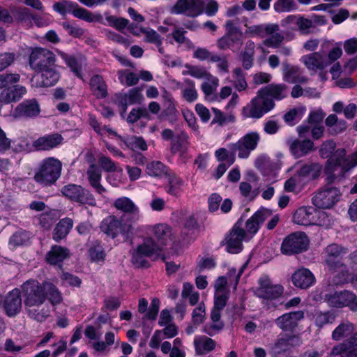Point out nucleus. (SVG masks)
Returning a JSON list of instances; mask_svg holds the SVG:
<instances>
[{"label": "nucleus", "instance_id": "obj_1", "mask_svg": "<svg viewBox=\"0 0 357 357\" xmlns=\"http://www.w3.org/2000/svg\"><path fill=\"white\" fill-rule=\"evenodd\" d=\"M24 308L29 317L38 322L44 321L49 317V311L43 307L46 300L52 305L62 303L63 297L59 289L48 281L39 282L30 279L20 287Z\"/></svg>", "mask_w": 357, "mask_h": 357}, {"label": "nucleus", "instance_id": "obj_2", "mask_svg": "<svg viewBox=\"0 0 357 357\" xmlns=\"http://www.w3.org/2000/svg\"><path fill=\"white\" fill-rule=\"evenodd\" d=\"M346 151L338 149L335 154L327 160L324 168V183L327 188L337 187L343 179L346 172L350 170L344 160Z\"/></svg>", "mask_w": 357, "mask_h": 357}, {"label": "nucleus", "instance_id": "obj_3", "mask_svg": "<svg viewBox=\"0 0 357 357\" xmlns=\"http://www.w3.org/2000/svg\"><path fill=\"white\" fill-rule=\"evenodd\" d=\"M245 33L252 37L265 38L263 44L272 48H278L284 40V36L279 33V26L276 24H261L248 26L247 24Z\"/></svg>", "mask_w": 357, "mask_h": 357}, {"label": "nucleus", "instance_id": "obj_4", "mask_svg": "<svg viewBox=\"0 0 357 357\" xmlns=\"http://www.w3.org/2000/svg\"><path fill=\"white\" fill-rule=\"evenodd\" d=\"M61 162L54 158L44 159L36 170L34 180L43 186L54 184L61 176Z\"/></svg>", "mask_w": 357, "mask_h": 357}, {"label": "nucleus", "instance_id": "obj_5", "mask_svg": "<svg viewBox=\"0 0 357 357\" xmlns=\"http://www.w3.org/2000/svg\"><path fill=\"white\" fill-rule=\"evenodd\" d=\"M303 344V340L299 335L280 334L268 345V352L273 357L289 355L294 349Z\"/></svg>", "mask_w": 357, "mask_h": 357}, {"label": "nucleus", "instance_id": "obj_6", "mask_svg": "<svg viewBox=\"0 0 357 357\" xmlns=\"http://www.w3.org/2000/svg\"><path fill=\"white\" fill-rule=\"evenodd\" d=\"M275 107L272 98L264 97L258 91L257 95L243 108L242 114L245 118L259 119Z\"/></svg>", "mask_w": 357, "mask_h": 357}, {"label": "nucleus", "instance_id": "obj_7", "mask_svg": "<svg viewBox=\"0 0 357 357\" xmlns=\"http://www.w3.org/2000/svg\"><path fill=\"white\" fill-rule=\"evenodd\" d=\"M227 296L225 294H215L214 306L211 312V319L212 323L206 325L204 332L209 336H213L221 331L225 326V324L221 321V312L225 307L227 302Z\"/></svg>", "mask_w": 357, "mask_h": 357}, {"label": "nucleus", "instance_id": "obj_8", "mask_svg": "<svg viewBox=\"0 0 357 357\" xmlns=\"http://www.w3.org/2000/svg\"><path fill=\"white\" fill-rule=\"evenodd\" d=\"M324 302L332 307H348L352 312H357V296L351 291L343 290L326 293L322 296Z\"/></svg>", "mask_w": 357, "mask_h": 357}, {"label": "nucleus", "instance_id": "obj_9", "mask_svg": "<svg viewBox=\"0 0 357 357\" xmlns=\"http://www.w3.org/2000/svg\"><path fill=\"white\" fill-rule=\"evenodd\" d=\"M158 254V247L154 244L152 238H146L139 245L132 254V262L137 268L149 266L147 258L155 259Z\"/></svg>", "mask_w": 357, "mask_h": 357}, {"label": "nucleus", "instance_id": "obj_10", "mask_svg": "<svg viewBox=\"0 0 357 357\" xmlns=\"http://www.w3.org/2000/svg\"><path fill=\"white\" fill-rule=\"evenodd\" d=\"M61 193L72 202L78 203L79 205H89L96 206V200L92 192L83 188L82 185L76 184H68L64 185L61 190Z\"/></svg>", "mask_w": 357, "mask_h": 357}, {"label": "nucleus", "instance_id": "obj_11", "mask_svg": "<svg viewBox=\"0 0 357 357\" xmlns=\"http://www.w3.org/2000/svg\"><path fill=\"white\" fill-rule=\"evenodd\" d=\"M100 229L112 238L121 234L127 240L132 234V226L131 224L123 223L114 215H109L102 221Z\"/></svg>", "mask_w": 357, "mask_h": 357}, {"label": "nucleus", "instance_id": "obj_12", "mask_svg": "<svg viewBox=\"0 0 357 357\" xmlns=\"http://www.w3.org/2000/svg\"><path fill=\"white\" fill-rule=\"evenodd\" d=\"M56 58L54 54L47 49L38 47L33 49L29 57V64L32 70L39 71L49 67H54Z\"/></svg>", "mask_w": 357, "mask_h": 357}, {"label": "nucleus", "instance_id": "obj_13", "mask_svg": "<svg viewBox=\"0 0 357 357\" xmlns=\"http://www.w3.org/2000/svg\"><path fill=\"white\" fill-rule=\"evenodd\" d=\"M309 244L304 232H295L286 237L281 245L283 254L291 255L305 251Z\"/></svg>", "mask_w": 357, "mask_h": 357}, {"label": "nucleus", "instance_id": "obj_14", "mask_svg": "<svg viewBox=\"0 0 357 357\" xmlns=\"http://www.w3.org/2000/svg\"><path fill=\"white\" fill-rule=\"evenodd\" d=\"M340 196L338 187L324 186L312 197V204L319 208H330L339 201Z\"/></svg>", "mask_w": 357, "mask_h": 357}, {"label": "nucleus", "instance_id": "obj_15", "mask_svg": "<svg viewBox=\"0 0 357 357\" xmlns=\"http://www.w3.org/2000/svg\"><path fill=\"white\" fill-rule=\"evenodd\" d=\"M259 141V135L256 132H251L241 138L236 143L230 144L229 148L234 153L238 152L241 158H247L252 151L255 150Z\"/></svg>", "mask_w": 357, "mask_h": 357}, {"label": "nucleus", "instance_id": "obj_16", "mask_svg": "<svg viewBox=\"0 0 357 357\" xmlns=\"http://www.w3.org/2000/svg\"><path fill=\"white\" fill-rule=\"evenodd\" d=\"M243 220L241 218L233 226L229 234L227 236L226 249L229 253L237 254L243 249V241L245 236V231L243 229Z\"/></svg>", "mask_w": 357, "mask_h": 357}, {"label": "nucleus", "instance_id": "obj_17", "mask_svg": "<svg viewBox=\"0 0 357 357\" xmlns=\"http://www.w3.org/2000/svg\"><path fill=\"white\" fill-rule=\"evenodd\" d=\"M205 4L204 0H178L172 8L171 13L195 17L203 13Z\"/></svg>", "mask_w": 357, "mask_h": 357}, {"label": "nucleus", "instance_id": "obj_18", "mask_svg": "<svg viewBox=\"0 0 357 357\" xmlns=\"http://www.w3.org/2000/svg\"><path fill=\"white\" fill-rule=\"evenodd\" d=\"M283 291L282 285L273 284L269 278L263 276L259 280V287L255 294L260 298L273 300L280 297Z\"/></svg>", "mask_w": 357, "mask_h": 357}, {"label": "nucleus", "instance_id": "obj_19", "mask_svg": "<svg viewBox=\"0 0 357 357\" xmlns=\"http://www.w3.org/2000/svg\"><path fill=\"white\" fill-rule=\"evenodd\" d=\"M3 307L6 314L10 317H15L21 312L22 300L20 289L15 288L6 294Z\"/></svg>", "mask_w": 357, "mask_h": 357}, {"label": "nucleus", "instance_id": "obj_20", "mask_svg": "<svg viewBox=\"0 0 357 357\" xmlns=\"http://www.w3.org/2000/svg\"><path fill=\"white\" fill-rule=\"evenodd\" d=\"M347 252V249L337 245L331 244L326 248L325 261L331 271H335L337 268H343L342 256Z\"/></svg>", "mask_w": 357, "mask_h": 357}, {"label": "nucleus", "instance_id": "obj_21", "mask_svg": "<svg viewBox=\"0 0 357 357\" xmlns=\"http://www.w3.org/2000/svg\"><path fill=\"white\" fill-rule=\"evenodd\" d=\"M303 318V311L291 312L278 317L275 323L282 331H293L298 326V321Z\"/></svg>", "mask_w": 357, "mask_h": 357}, {"label": "nucleus", "instance_id": "obj_22", "mask_svg": "<svg viewBox=\"0 0 357 357\" xmlns=\"http://www.w3.org/2000/svg\"><path fill=\"white\" fill-rule=\"evenodd\" d=\"M154 244L158 247V254L163 246L173 242L172 229L165 224H159L154 227L153 237Z\"/></svg>", "mask_w": 357, "mask_h": 357}, {"label": "nucleus", "instance_id": "obj_23", "mask_svg": "<svg viewBox=\"0 0 357 357\" xmlns=\"http://www.w3.org/2000/svg\"><path fill=\"white\" fill-rule=\"evenodd\" d=\"M271 215L272 212L271 210L264 208H260L247 220L245 222L246 230L245 231L252 235L255 234L258 231L260 225Z\"/></svg>", "mask_w": 357, "mask_h": 357}, {"label": "nucleus", "instance_id": "obj_24", "mask_svg": "<svg viewBox=\"0 0 357 357\" xmlns=\"http://www.w3.org/2000/svg\"><path fill=\"white\" fill-rule=\"evenodd\" d=\"M301 61L308 70L313 71L323 70L329 66L326 56L319 52L303 56Z\"/></svg>", "mask_w": 357, "mask_h": 357}, {"label": "nucleus", "instance_id": "obj_25", "mask_svg": "<svg viewBox=\"0 0 357 357\" xmlns=\"http://www.w3.org/2000/svg\"><path fill=\"white\" fill-rule=\"evenodd\" d=\"M40 106L36 99L25 100L15 109V115L17 117L33 118L39 115Z\"/></svg>", "mask_w": 357, "mask_h": 357}, {"label": "nucleus", "instance_id": "obj_26", "mask_svg": "<svg viewBox=\"0 0 357 357\" xmlns=\"http://www.w3.org/2000/svg\"><path fill=\"white\" fill-rule=\"evenodd\" d=\"M40 75H34L32 78L33 82L36 79V86L37 87H50L54 86L59 79V73L54 69L53 67H49L46 69L39 71Z\"/></svg>", "mask_w": 357, "mask_h": 357}, {"label": "nucleus", "instance_id": "obj_27", "mask_svg": "<svg viewBox=\"0 0 357 357\" xmlns=\"http://www.w3.org/2000/svg\"><path fill=\"white\" fill-rule=\"evenodd\" d=\"M243 43V33H225L217 40V46L221 50L230 49L233 52L238 50Z\"/></svg>", "mask_w": 357, "mask_h": 357}, {"label": "nucleus", "instance_id": "obj_28", "mask_svg": "<svg viewBox=\"0 0 357 357\" xmlns=\"http://www.w3.org/2000/svg\"><path fill=\"white\" fill-rule=\"evenodd\" d=\"M322 172V166L318 162H308L301 164L296 171V176L307 181L317 179Z\"/></svg>", "mask_w": 357, "mask_h": 357}, {"label": "nucleus", "instance_id": "obj_29", "mask_svg": "<svg viewBox=\"0 0 357 357\" xmlns=\"http://www.w3.org/2000/svg\"><path fill=\"white\" fill-rule=\"evenodd\" d=\"M294 285L300 289H307L315 282L312 273L307 268H302L294 272L291 276Z\"/></svg>", "mask_w": 357, "mask_h": 357}, {"label": "nucleus", "instance_id": "obj_30", "mask_svg": "<svg viewBox=\"0 0 357 357\" xmlns=\"http://www.w3.org/2000/svg\"><path fill=\"white\" fill-rule=\"evenodd\" d=\"M357 333L354 324L347 319H344L335 328L331 334V337L335 341L346 340Z\"/></svg>", "mask_w": 357, "mask_h": 357}, {"label": "nucleus", "instance_id": "obj_31", "mask_svg": "<svg viewBox=\"0 0 357 357\" xmlns=\"http://www.w3.org/2000/svg\"><path fill=\"white\" fill-rule=\"evenodd\" d=\"M26 92V88L20 85L8 87L1 92L0 102L2 105L18 101Z\"/></svg>", "mask_w": 357, "mask_h": 357}, {"label": "nucleus", "instance_id": "obj_32", "mask_svg": "<svg viewBox=\"0 0 357 357\" xmlns=\"http://www.w3.org/2000/svg\"><path fill=\"white\" fill-rule=\"evenodd\" d=\"M114 205L116 209L131 214L133 222L139 220V208L130 198L126 197L118 198L115 200Z\"/></svg>", "mask_w": 357, "mask_h": 357}, {"label": "nucleus", "instance_id": "obj_33", "mask_svg": "<svg viewBox=\"0 0 357 357\" xmlns=\"http://www.w3.org/2000/svg\"><path fill=\"white\" fill-rule=\"evenodd\" d=\"M282 73L284 80L291 84L305 83L307 79L301 75L299 67L290 66L287 62L282 63Z\"/></svg>", "mask_w": 357, "mask_h": 357}, {"label": "nucleus", "instance_id": "obj_34", "mask_svg": "<svg viewBox=\"0 0 357 357\" xmlns=\"http://www.w3.org/2000/svg\"><path fill=\"white\" fill-rule=\"evenodd\" d=\"M70 257V250L61 245H52L46 255V261L51 265H58Z\"/></svg>", "mask_w": 357, "mask_h": 357}, {"label": "nucleus", "instance_id": "obj_35", "mask_svg": "<svg viewBox=\"0 0 357 357\" xmlns=\"http://www.w3.org/2000/svg\"><path fill=\"white\" fill-rule=\"evenodd\" d=\"M314 213L316 211L312 207H301L294 214V222L300 225H310L315 221Z\"/></svg>", "mask_w": 357, "mask_h": 357}, {"label": "nucleus", "instance_id": "obj_36", "mask_svg": "<svg viewBox=\"0 0 357 357\" xmlns=\"http://www.w3.org/2000/svg\"><path fill=\"white\" fill-rule=\"evenodd\" d=\"M148 307V301L145 298H141L139 301L138 311L139 313H146L144 318L150 320H155L157 318L159 309L160 301L157 298L152 299L151 305Z\"/></svg>", "mask_w": 357, "mask_h": 357}, {"label": "nucleus", "instance_id": "obj_37", "mask_svg": "<svg viewBox=\"0 0 357 357\" xmlns=\"http://www.w3.org/2000/svg\"><path fill=\"white\" fill-rule=\"evenodd\" d=\"M314 149V143L310 139H296L290 146L292 154L297 158L307 155Z\"/></svg>", "mask_w": 357, "mask_h": 357}, {"label": "nucleus", "instance_id": "obj_38", "mask_svg": "<svg viewBox=\"0 0 357 357\" xmlns=\"http://www.w3.org/2000/svg\"><path fill=\"white\" fill-rule=\"evenodd\" d=\"M264 97H272L275 100H280L287 96V86L285 84H268L259 90Z\"/></svg>", "mask_w": 357, "mask_h": 357}, {"label": "nucleus", "instance_id": "obj_39", "mask_svg": "<svg viewBox=\"0 0 357 357\" xmlns=\"http://www.w3.org/2000/svg\"><path fill=\"white\" fill-rule=\"evenodd\" d=\"M88 181L98 195H103L106 189L100 183L102 178L101 170L95 165H91L86 172Z\"/></svg>", "mask_w": 357, "mask_h": 357}, {"label": "nucleus", "instance_id": "obj_40", "mask_svg": "<svg viewBox=\"0 0 357 357\" xmlns=\"http://www.w3.org/2000/svg\"><path fill=\"white\" fill-rule=\"evenodd\" d=\"M63 137L60 134L54 133L38 138L34 145L38 149L48 150L61 144Z\"/></svg>", "mask_w": 357, "mask_h": 357}, {"label": "nucleus", "instance_id": "obj_41", "mask_svg": "<svg viewBox=\"0 0 357 357\" xmlns=\"http://www.w3.org/2000/svg\"><path fill=\"white\" fill-rule=\"evenodd\" d=\"M73 227V220L70 218L61 219L56 225L53 231V239L59 242L69 234Z\"/></svg>", "mask_w": 357, "mask_h": 357}, {"label": "nucleus", "instance_id": "obj_42", "mask_svg": "<svg viewBox=\"0 0 357 357\" xmlns=\"http://www.w3.org/2000/svg\"><path fill=\"white\" fill-rule=\"evenodd\" d=\"M91 90L98 98H104L107 96V89L102 76L93 75L90 80Z\"/></svg>", "mask_w": 357, "mask_h": 357}, {"label": "nucleus", "instance_id": "obj_43", "mask_svg": "<svg viewBox=\"0 0 357 357\" xmlns=\"http://www.w3.org/2000/svg\"><path fill=\"white\" fill-rule=\"evenodd\" d=\"M194 344L196 353L199 355H203L213 351L215 347V342L205 335H202L195 339Z\"/></svg>", "mask_w": 357, "mask_h": 357}, {"label": "nucleus", "instance_id": "obj_44", "mask_svg": "<svg viewBox=\"0 0 357 357\" xmlns=\"http://www.w3.org/2000/svg\"><path fill=\"white\" fill-rule=\"evenodd\" d=\"M166 177L168 183L165 187V191L172 196L178 197L180 195L181 188L183 183V180L172 172Z\"/></svg>", "mask_w": 357, "mask_h": 357}, {"label": "nucleus", "instance_id": "obj_45", "mask_svg": "<svg viewBox=\"0 0 357 357\" xmlns=\"http://www.w3.org/2000/svg\"><path fill=\"white\" fill-rule=\"evenodd\" d=\"M170 169L160 161H152L146 165V173L153 177L167 176Z\"/></svg>", "mask_w": 357, "mask_h": 357}, {"label": "nucleus", "instance_id": "obj_46", "mask_svg": "<svg viewBox=\"0 0 357 357\" xmlns=\"http://www.w3.org/2000/svg\"><path fill=\"white\" fill-rule=\"evenodd\" d=\"M255 47L254 42L248 40L245 44L244 50L241 52L242 65L245 70L250 69L253 65L255 53Z\"/></svg>", "mask_w": 357, "mask_h": 357}, {"label": "nucleus", "instance_id": "obj_47", "mask_svg": "<svg viewBox=\"0 0 357 357\" xmlns=\"http://www.w3.org/2000/svg\"><path fill=\"white\" fill-rule=\"evenodd\" d=\"M31 234L26 230H19L15 232L9 239V245L15 248L18 246L26 245L30 243Z\"/></svg>", "mask_w": 357, "mask_h": 357}, {"label": "nucleus", "instance_id": "obj_48", "mask_svg": "<svg viewBox=\"0 0 357 357\" xmlns=\"http://www.w3.org/2000/svg\"><path fill=\"white\" fill-rule=\"evenodd\" d=\"M337 314L332 310L326 312L317 311L314 315L315 325L322 328L328 324H333L336 319Z\"/></svg>", "mask_w": 357, "mask_h": 357}, {"label": "nucleus", "instance_id": "obj_49", "mask_svg": "<svg viewBox=\"0 0 357 357\" xmlns=\"http://www.w3.org/2000/svg\"><path fill=\"white\" fill-rule=\"evenodd\" d=\"M62 59L66 65L70 68L71 71L79 78H82V63L79 60L73 56L68 55L64 52L59 53Z\"/></svg>", "mask_w": 357, "mask_h": 357}, {"label": "nucleus", "instance_id": "obj_50", "mask_svg": "<svg viewBox=\"0 0 357 357\" xmlns=\"http://www.w3.org/2000/svg\"><path fill=\"white\" fill-rule=\"evenodd\" d=\"M233 84L238 91H244L248 87L247 82L245 79L243 72L241 68H236L233 70Z\"/></svg>", "mask_w": 357, "mask_h": 357}, {"label": "nucleus", "instance_id": "obj_51", "mask_svg": "<svg viewBox=\"0 0 357 357\" xmlns=\"http://www.w3.org/2000/svg\"><path fill=\"white\" fill-rule=\"evenodd\" d=\"M125 144L128 148L134 151H137L138 150L145 151L147 149V144L142 137H129L126 139Z\"/></svg>", "mask_w": 357, "mask_h": 357}, {"label": "nucleus", "instance_id": "obj_52", "mask_svg": "<svg viewBox=\"0 0 357 357\" xmlns=\"http://www.w3.org/2000/svg\"><path fill=\"white\" fill-rule=\"evenodd\" d=\"M118 74L120 82L127 86L136 85L139 79V76L132 72L120 70Z\"/></svg>", "mask_w": 357, "mask_h": 357}, {"label": "nucleus", "instance_id": "obj_53", "mask_svg": "<svg viewBox=\"0 0 357 357\" xmlns=\"http://www.w3.org/2000/svg\"><path fill=\"white\" fill-rule=\"evenodd\" d=\"M89 254L93 261L98 262L103 261L105 257L104 249L98 241H96L92 244L89 249Z\"/></svg>", "mask_w": 357, "mask_h": 357}, {"label": "nucleus", "instance_id": "obj_54", "mask_svg": "<svg viewBox=\"0 0 357 357\" xmlns=\"http://www.w3.org/2000/svg\"><path fill=\"white\" fill-rule=\"evenodd\" d=\"M212 110L214 114V117L211 121V124L218 123L219 126H222L229 122L234 121L235 118L232 114L226 115L217 108H213Z\"/></svg>", "mask_w": 357, "mask_h": 357}, {"label": "nucleus", "instance_id": "obj_55", "mask_svg": "<svg viewBox=\"0 0 357 357\" xmlns=\"http://www.w3.org/2000/svg\"><path fill=\"white\" fill-rule=\"evenodd\" d=\"M273 8L277 13L290 12L297 9V5L294 0H277Z\"/></svg>", "mask_w": 357, "mask_h": 357}, {"label": "nucleus", "instance_id": "obj_56", "mask_svg": "<svg viewBox=\"0 0 357 357\" xmlns=\"http://www.w3.org/2000/svg\"><path fill=\"white\" fill-rule=\"evenodd\" d=\"M177 114L178 111L175 108L173 102L171 100H169L168 105L158 116V119L161 121L167 119L173 123L176 119Z\"/></svg>", "mask_w": 357, "mask_h": 357}, {"label": "nucleus", "instance_id": "obj_57", "mask_svg": "<svg viewBox=\"0 0 357 357\" xmlns=\"http://www.w3.org/2000/svg\"><path fill=\"white\" fill-rule=\"evenodd\" d=\"M78 6V4L70 1L63 0L61 2L55 3L53 6V8L61 15H66L68 13H73L75 8Z\"/></svg>", "mask_w": 357, "mask_h": 357}, {"label": "nucleus", "instance_id": "obj_58", "mask_svg": "<svg viewBox=\"0 0 357 357\" xmlns=\"http://www.w3.org/2000/svg\"><path fill=\"white\" fill-rule=\"evenodd\" d=\"M16 18L27 25L32 24V22L37 23L36 16L32 15L26 8H20L17 9L16 11Z\"/></svg>", "mask_w": 357, "mask_h": 357}, {"label": "nucleus", "instance_id": "obj_59", "mask_svg": "<svg viewBox=\"0 0 357 357\" xmlns=\"http://www.w3.org/2000/svg\"><path fill=\"white\" fill-rule=\"evenodd\" d=\"M207 82L202 84V90L206 96H209L216 91L218 86V79L210 75L206 78Z\"/></svg>", "mask_w": 357, "mask_h": 357}, {"label": "nucleus", "instance_id": "obj_60", "mask_svg": "<svg viewBox=\"0 0 357 357\" xmlns=\"http://www.w3.org/2000/svg\"><path fill=\"white\" fill-rule=\"evenodd\" d=\"M187 70L183 72L184 75H189L197 79L202 78H207L210 76V73H208L204 68L195 66H187Z\"/></svg>", "mask_w": 357, "mask_h": 357}, {"label": "nucleus", "instance_id": "obj_61", "mask_svg": "<svg viewBox=\"0 0 357 357\" xmlns=\"http://www.w3.org/2000/svg\"><path fill=\"white\" fill-rule=\"evenodd\" d=\"M184 82L188 85V87L183 90V98L188 102L195 101L197 98V93L193 81L186 79Z\"/></svg>", "mask_w": 357, "mask_h": 357}, {"label": "nucleus", "instance_id": "obj_62", "mask_svg": "<svg viewBox=\"0 0 357 357\" xmlns=\"http://www.w3.org/2000/svg\"><path fill=\"white\" fill-rule=\"evenodd\" d=\"M20 75L17 73L0 74V89L8 88L9 86L17 83Z\"/></svg>", "mask_w": 357, "mask_h": 357}, {"label": "nucleus", "instance_id": "obj_63", "mask_svg": "<svg viewBox=\"0 0 357 357\" xmlns=\"http://www.w3.org/2000/svg\"><path fill=\"white\" fill-rule=\"evenodd\" d=\"M142 32L144 34V40L146 43L155 44L156 46L162 45V38L155 30L144 29Z\"/></svg>", "mask_w": 357, "mask_h": 357}, {"label": "nucleus", "instance_id": "obj_64", "mask_svg": "<svg viewBox=\"0 0 357 357\" xmlns=\"http://www.w3.org/2000/svg\"><path fill=\"white\" fill-rule=\"evenodd\" d=\"M335 149V143L333 141L331 140V141H327V142H324L321 145V146L319 149L320 156L322 158L330 159L335 154V153L337 151V150H336L334 152Z\"/></svg>", "mask_w": 357, "mask_h": 357}]
</instances>
